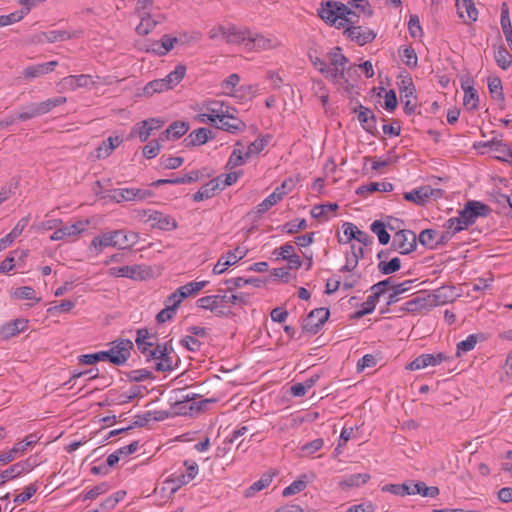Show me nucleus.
Wrapping results in <instances>:
<instances>
[{"label": "nucleus", "mask_w": 512, "mask_h": 512, "mask_svg": "<svg viewBox=\"0 0 512 512\" xmlns=\"http://www.w3.org/2000/svg\"><path fill=\"white\" fill-rule=\"evenodd\" d=\"M215 128L231 134H238L246 130V123L232 113L230 117L220 119V121L215 124Z\"/></svg>", "instance_id": "nucleus-21"}, {"label": "nucleus", "mask_w": 512, "mask_h": 512, "mask_svg": "<svg viewBox=\"0 0 512 512\" xmlns=\"http://www.w3.org/2000/svg\"><path fill=\"white\" fill-rule=\"evenodd\" d=\"M371 231L377 235L379 243L381 245H386L390 241V234L386 230V225L381 220H375L371 226Z\"/></svg>", "instance_id": "nucleus-45"}, {"label": "nucleus", "mask_w": 512, "mask_h": 512, "mask_svg": "<svg viewBox=\"0 0 512 512\" xmlns=\"http://www.w3.org/2000/svg\"><path fill=\"white\" fill-rule=\"evenodd\" d=\"M149 220L152 221L153 228H158L164 231H171L177 228V222L173 217L165 215L159 211H153L149 215Z\"/></svg>", "instance_id": "nucleus-23"}, {"label": "nucleus", "mask_w": 512, "mask_h": 512, "mask_svg": "<svg viewBox=\"0 0 512 512\" xmlns=\"http://www.w3.org/2000/svg\"><path fill=\"white\" fill-rule=\"evenodd\" d=\"M172 139L181 138L189 130V123L185 121H174L168 126Z\"/></svg>", "instance_id": "nucleus-53"}, {"label": "nucleus", "mask_w": 512, "mask_h": 512, "mask_svg": "<svg viewBox=\"0 0 512 512\" xmlns=\"http://www.w3.org/2000/svg\"><path fill=\"white\" fill-rule=\"evenodd\" d=\"M494 58L497 65L503 70H507L512 64V55L504 46L497 48L494 53Z\"/></svg>", "instance_id": "nucleus-44"}, {"label": "nucleus", "mask_w": 512, "mask_h": 512, "mask_svg": "<svg viewBox=\"0 0 512 512\" xmlns=\"http://www.w3.org/2000/svg\"><path fill=\"white\" fill-rule=\"evenodd\" d=\"M213 132L205 127L198 128L192 131L184 140L185 147H194L205 144L208 140L213 139Z\"/></svg>", "instance_id": "nucleus-20"}, {"label": "nucleus", "mask_w": 512, "mask_h": 512, "mask_svg": "<svg viewBox=\"0 0 512 512\" xmlns=\"http://www.w3.org/2000/svg\"><path fill=\"white\" fill-rule=\"evenodd\" d=\"M121 142L122 139L119 136H110L96 149V157L99 159L108 157L112 151L121 144Z\"/></svg>", "instance_id": "nucleus-34"}, {"label": "nucleus", "mask_w": 512, "mask_h": 512, "mask_svg": "<svg viewBox=\"0 0 512 512\" xmlns=\"http://www.w3.org/2000/svg\"><path fill=\"white\" fill-rule=\"evenodd\" d=\"M412 283L413 280H406L400 284L394 285L392 293H390L388 296L387 306H390L398 302L399 295L407 292L411 288Z\"/></svg>", "instance_id": "nucleus-48"}, {"label": "nucleus", "mask_w": 512, "mask_h": 512, "mask_svg": "<svg viewBox=\"0 0 512 512\" xmlns=\"http://www.w3.org/2000/svg\"><path fill=\"white\" fill-rule=\"evenodd\" d=\"M448 359V356L443 353L439 352L436 354H421L418 357H416L412 362H410L407 366V370L416 371L420 369H424L428 366H436L441 364L442 362L446 361Z\"/></svg>", "instance_id": "nucleus-13"}, {"label": "nucleus", "mask_w": 512, "mask_h": 512, "mask_svg": "<svg viewBox=\"0 0 512 512\" xmlns=\"http://www.w3.org/2000/svg\"><path fill=\"white\" fill-rule=\"evenodd\" d=\"M401 98H404V112L411 115L415 110V104L411 103L410 97L414 95L415 87L411 78L403 79L400 85Z\"/></svg>", "instance_id": "nucleus-25"}, {"label": "nucleus", "mask_w": 512, "mask_h": 512, "mask_svg": "<svg viewBox=\"0 0 512 512\" xmlns=\"http://www.w3.org/2000/svg\"><path fill=\"white\" fill-rule=\"evenodd\" d=\"M400 57L408 67H415L417 65L418 58L412 47H405L402 53H400Z\"/></svg>", "instance_id": "nucleus-64"}, {"label": "nucleus", "mask_w": 512, "mask_h": 512, "mask_svg": "<svg viewBox=\"0 0 512 512\" xmlns=\"http://www.w3.org/2000/svg\"><path fill=\"white\" fill-rule=\"evenodd\" d=\"M318 16L327 24H336L339 18L338 2L327 1L325 4H321V7L318 9Z\"/></svg>", "instance_id": "nucleus-28"}, {"label": "nucleus", "mask_w": 512, "mask_h": 512, "mask_svg": "<svg viewBox=\"0 0 512 512\" xmlns=\"http://www.w3.org/2000/svg\"><path fill=\"white\" fill-rule=\"evenodd\" d=\"M109 197L112 201L120 203L123 201H132L131 188H118L110 191Z\"/></svg>", "instance_id": "nucleus-60"}, {"label": "nucleus", "mask_w": 512, "mask_h": 512, "mask_svg": "<svg viewBox=\"0 0 512 512\" xmlns=\"http://www.w3.org/2000/svg\"><path fill=\"white\" fill-rule=\"evenodd\" d=\"M245 154L241 149H234L228 159L226 167L229 169H233L235 167L241 166L245 163Z\"/></svg>", "instance_id": "nucleus-63"}, {"label": "nucleus", "mask_w": 512, "mask_h": 512, "mask_svg": "<svg viewBox=\"0 0 512 512\" xmlns=\"http://www.w3.org/2000/svg\"><path fill=\"white\" fill-rule=\"evenodd\" d=\"M338 15V19L344 20L349 26L357 22L353 17L358 18V15L343 3H338Z\"/></svg>", "instance_id": "nucleus-59"}, {"label": "nucleus", "mask_w": 512, "mask_h": 512, "mask_svg": "<svg viewBox=\"0 0 512 512\" xmlns=\"http://www.w3.org/2000/svg\"><path fill=\"white\" fill-rule=\"evenodd\" d=\"M239 304V305H246L248 303V298L246 295L240 293L235 294L231 296L227 295H210V296H204L199 298L196 301V305L199 308L210 310L211 312L215 313L218 317L227 316V313L221 309H219L220 306H223L225 304Z\"/></svg>", "instance_id": "nucleus-2"}, {"label": "nucleus", "mask_w": 512, "mask_h": 512, "mask_svg": "<svg viewBox=\"0 0 512 512\" xmlns=\"http://www.w3.org/2000/svg\"><path fill=\"white\" fill-rule=\"evenodd\" d=\"M136 334H137V336H136L135 342H136V345H137L139 351L142 354L147 355L149 357L150 351L153 350L150 348L154 346V342L151 341V339L156 340L157 339L156 335L155 334L151 335L146 328L138 329Z\"/></svg>", "instance_id": "nucleus-27"}, {"label": "nucleus", "mask_w": 512, "mask_h": 512, "mask_svg": "<svg viewBox=\"0 0 512 512\" xmlns=\"http://www.w3.org/2000/svg\"><path fill=\"white\" fill-rule=\"evenodd\" d=\"M129 382H142L145 380H153L155 376L148 369H136L124 373Z\"/></svg>", "instance_id": "nucleus-46"}, {"label": "nucleus", "mask_w": 512, "mask_h": 512, "mask_svg": "<svg viewBox=\"0 0 512 512\" xmlns=\"http://www.w3.org/2000/svg\"><path fill=\"white\" fill-rule=\"evenodd\" d=\"M250 49H270L274 47L272 40L264 37L263 35H255L252 36L251 32H249L248 42L246 43Z\"/></svg>", "instance_id": "nucleus-42"}, {"label": "nucleus", "mask_w": 512, "mask_h": 512, "mask_svg": "<svg viewBox=\"0 0 512 512\" xmlns=\"http://www.w3.org/2000/svg\"><path fill=\"white\" fill-rule=\"evenodd\" d=\"M401 268V260L398 257L392 258L390 261H380L378 263V270L383 275H389L397 272Z\"/></svg>", "instance_id": "nucleus-49"}, {"label": "nucleus", "mask_w": 512, "mask_h": 512, "mask_svg": "<svg viewBox=\"0 0 512 512\" xmlns=\"http://www.w3.org/2000/svg\"><path fill=\"white\" fill-rule=\"evenodd\" d=\"M330 316V311L328 308H316L312 310L302 325V329L311 334H316L325 324Z\"/></svg>", "instance_id": "nucleus-8"}, {"label": "nucleus", "mask_w": 512, "mask_h": 512, "mask_svg": "<svg viewBox=\"0 0 512 512\" xmlns=\"http://www.w3.org/2000/svg\"><path fill=\"white\" fill-rule=\"evenodd\" d=\"M62 83L65 87L76 90L77 88L89 87L93 84V81L90 75L81 74L64 77Z\"/></svg>", "instance_id": "nucleus-31"}, {"label": "nucleus", "mask_w": 512, "mask_h": 512, "mask_svg": "<svg viewBox=\"0 0 512 512\" xmlns=\"http://www.w3.org/2000/svg\"><path fill=\"white\" fill-rule=\"evenodd\" d=\"M491 212V208L480 201L469 200L464 208L459 211V217L464 227L468 228L473 225L479 217H487Z\"/></svg>", "instance_id": "nucleus-4"}, {"label": "nucleus", "mask_w": 512, "mask_h": 512, "mask_svg": "<svg viewBox=\"0 0 512 512\" xmlns=\"http://www.w3.org/2000/svg\"><path fill=\"white\" fill-rule=\"evenodd\" d=\"M307 226H308L307 221L305 219H301V220L289 221V222L283 224L280 227V229L284 233L293 235L301 230H305L307 228Z\"/></svg>", "instance_id": "nucleus-52"}, {"label": "nucleus", "mask_w": 512, "mask_h": 512, "mask_svg": "<svg viewBox=\"0 0 512 512\" xmlns=\"http://www.w3.org/2000/svg\"><path fill=\"white\" fill-rule=\"evenodd\" d=\"M270 136L258 137L255 141L249 144L247 152L245 153L246 158L252 155H257L267 146Z\"/></svg>", "instance_id": "nucleus-51"}, {"label": "nucleus", "mask_w": 512, "mask_h": 512, "mask_svg": "<svg viewBox=\"0 0 512 512\" xmlns=\"http://www.w3.org/2000/svg\"><path fill=\"white\" fill-rule=\"evenodd\" d=\"M364 257V250L360 246H356L355 244L351 245V251L346 256V264L341 267V272H351L353 271L359 262V259Z\"/></svg>", "instance_id": "nucleus-30"}, {"label": "nucleus", "mask_w": 512, "mask_h": 512, "mask_svg": "<svg viewBox=\"0 0 512 512\" xmlns=\"http://www.w3.org/2000/svg\"><path fill=\"white\" fill-rule=\"evenodd\" d=\"M158 24V21L154 20L150 14L142 16L140 23L136 27V32L139 35L149 34Z\"/></svg>", "instance_id": "nucleus-50"}, {"label": "nucleus", "mask_w": 512, "mask_h": 512, "mask_svg": "<svg viewBox=\"0 0 512 512\" xmlns=\"http://www.w3.org/2000/svg\"><path fill=\"white\" fill-rule=\"evenodd\" d=\"M462 89L465 92L463 101L466 108L471 111L478 109L479 97L477 90L464 83L462 84Z\"/></svg>", "instance_id": "nucleus-41"}, {"label": "nucleus", "mask_w": 512, "mask_h": 512, "mask_svg": "<svg viewBox=\"0 0 512 512\" xmlns=\"http://www.w3.org/2000/svg\"><path fill=\"white\" fill-rule=\"evenodd\" d=\"M77 32H69L66 30H52L48 32H41L34 36L33 42L43 44V43H54L58 41H66L68 39L76 38Z\"/></svg>", "instance_id": "nucleus-17"}, {"label": "nucleus", "mask_w": 512, "mask_h": 512, "mask_svg": "<svg viewBox=\"0 0 512 512\" xmlns=\"http://www.w3.org/2000/svg\"><path fill=\"white\" fill-rule=\"evenodd\" d=\"M488 88L493 98L497 100H504L502 81L499 77H490L488 79Z\"/></svg>", "instance_id": "nucleus-54"}, {"label": "nucleus", "mask_w": 512, "mask_h": 512, "mask_svg": "<svg viewBox=\"0 0 512 512\" xmlns=\"http://www.w3.org/2000/svg\"><path fill=\"white\" fill-rule=\"evenodd\" d=\"M138 233L124 229L114 230L94 237L90 244V249H95L97 253L102 252L107 247H119L120 249H130L138 242Z\"/></svg>", "instance_id": "nucleus-1"}, {"label": "nucleus", "mask_w": 512, "mask_h": 512, "mask_svg": "<svg viewBox=\"0 0 512 512\" xmlns=\"http://www.w3.org/2000/svg\"><path fill=\"white\" fill-rule=\"evenodd\" d=\"M28 12L22 7L21 10L12 12L8 15L0 16V26H7L21 21Z\"/></svg>", "instance_id": "nucleus-55"}, {"label": "nucleus", "mask_w": 512, "mask_h": 512, "mask_svg": "<svg viewBox=\"0 0 512 512\" xmlns=\"http://www.w3.org/2000/svg\"><path fill=\"white\" fill-rule=\"evenodd\" d=\"M164 123L161 118H150L141 121L133 127L131 135H137L141 142H146L154 131L162 128Z\"/></svg>", "instance_id": "nucleus-11"}, {"label": "nucleus", "mask_w": 512, "mask_h": 512, "mask_svg": "<svg viewBox=\"0 0 512 512\" xmlns=\"http://www.w3.org/2000/svg\"><path fill=\"white\" fill-rule=\"evenodd\" d=\"M108 275L112 277H126L130 279L143 280L147 277V271L140 265L111 267L108 270Z\"/></svg>", "instance_id": "nucleus-15"}, {"label": "nucleus", "mask_w": 512, "mask_h": 512, "mask_svg": "<svg viewBox=\"0 0 512 512\" xmlns=\"http://www.w3.org/2000/svg\"><path fill=\"white\" fill-rule=\"evenodd\" d=\"M417 247L416 234L407 229L397 231L393 237L392 248L400 254L407 255L415 251Z\"/></svg>", "instance_id": "nucleus-7"}, {"label": "nucleus", "mask_w": 512, "mask_h": 512, "mask_svg": "<svg viewBox=\"0 0 512 512\" xmlns=\"http://www.w3.org/2000/svg\"><path fill=\"white\" fill-rule=\"evenodd\" d=\"M307 484H308L307 475L306 474L301 475L299 477V479L292 482L289 486H287L283 490L282 495L284 497H289V496L295 495L297 493H300L307 487Z\"/></svg>", "instance_id": "nucleus-43"}, {"label": "nucleus", "mask_w": 512, "mask_h": 512, "mask_svg": "<svg viewBox=\"0 0 512 512\" xmlns=\"http://www.w3.org/2000/svg\"><path fill=\"white\" fill-rule=\"evenodd\" d=\"M429 187H421L404 193V199L417 205H423L431 195Z\"/></svg>", "instance_id": "nucleus-35"}, {"label": "nucleus", "mask_w": 512, "mask_h": 512, "mask_svg": "<svg viewBox=\"0 0 512 512\" xmlns=\"http://www.w3.org/2000/svg\"><path fill=\"white\" fill-rule=\"evenodd\" d=\"M276 474L274 472H270V471H267L265 472L261 478L259 480H257L256 482H254L250 487H248L245 492H244V496L246 498H250V497H253L257 492L263 490L264 488L268 487L272 480H273V477L275 476Z\"/></svg>", "instance_id": "nucleus-32"}, {"label": "nucleus", "mask_w": 512, "mask_h": 512, "mask_svg": "<svg viewBox=\"0 0 512 512\" xmlns=\"http://www.w3.org/2000/svg\"><path fill=\"white\" fill-rule=\"evenodd\" d=\"M186 67L179 64L165 78L150 81L143 88V95L152 96L175 87L185 76Z\"/></svg>", "instance_id": "nucleus-3"}, {"label": "nucleus", "mask_w": 512, "mask_h": 512, "mask_svg": "<svg viewBox=\"0 0 512 512\" xmlns=\"http://www.w3.org/2000/svg\"><path fill=\"white\" fill-rule=\"evenodd\" d=\"M206 109L208 112L212 113V116L216 118L217 122L220 121V119L230 117L232 113L234 114V112H236L234 107L216 100L210 101Z\"/></svg>", "instance_id": "nucleus-26"}, {"label": "nucleus", "mask_w": 512, "mask_h": 512, "mask_svg": "<svg viewBox=\"0 0 512 512\" xmlns=\"http://www.w3.org/2000/svg\"><path fill=\"white\" fill-rule=\"evenodd\" d=\"M28 326V321L23 318L15 319L4 324L0 328V336L3 339H9L24 331Z\"/></svg>", "instance_id": "nucleus-24"}, {"label": "nucleus", "mask_w": 512, "mask_h": 512, "mask_svg": "<svg viewBox=\"0 0 512 512\" xmlns=\"http://www.w3.org/2000/svg\"><path fill=\"white\" fill-rule=\"evenodd\" d=\"M248 30H240L235 25L227 26V34L225 42L228 44H240L244 41H248L249 36Z\"/></svg>", "instance_id": "nucleus-36"}, {"label": "nucleus", "mask_w": 512, "mask_h": 512, "mask_svg": "<svg viewBox=\"0 0 512 512\" xmlns=\"http://www.w3.org/2000/svg\"><path fill=\"white\" fill-rule=\"evenodd\" d=\"M110 489V486L107 482H102L96 486H94L93 488H91L90 490H88L83 496H82V500L83 501H86V500H94L96 499L98 496L106 493L108 490Z\"/></svg>", "instance_id": "nucleus-58"}, {"label": "nucleus", "mask_w": 512, "mask_h": 512, "mask_svg": "<svg viewBox=\"0 0 512 512\" xmlns=\"http://www.w3.org/2000/svg\"><path fill=\"white\" fill-rule=\"evenodd\" d=\"M460 222H461V219L459 216L452 217V218L448 219L446 221V223L444 224V227L446 228V230L440 233L439 238L436 241V246L446 245L456 233H458L464 229H467Z\"/></svg>", "instance_id": "nucleus-18"}, {"label": "nucleus", "mask_w": 512, "mask_h": 512, "mask_svg": "<svg viewBox=\"0 0 512 512\" xmlns=\"http://www.w3.org/2000/svg\"><path fill=\"white\" fill-rule=\"evenodd\" d=\"M38 440L39 438L36 434H30L23 441H20L13 446V452L23 453L29 447H32L34 444H36Z\"/></svg>", "instance_id": "nucleus-62"}, {"label": "nucleus", "mask_w": 512, "mask_h": 512, "mask_svg": "<svg viewBox=\"0 0 512 512\" xmlns=\"http://www.w3.org/2000/svg\"><path fill=\"white\" fill-rule=\"evenodd\" d=\"M338 205L336 203H328L322 205H316L311 210V216L315 219H320L325 216L328 212L336 211Z\"/></svg>", "instance_id": "nucleus-61"}, {"label": "nucleus", "mask_w": 512, "mask_h": 512, "mask_svg": "<svg viewBox=\"0 0 512 512\" xmlns=\"http://www.w3.org/2000/svg\"><path fill=\"white\" fill-rule=\"evenodd\" d=\"M160 348L161 344H157L156 347L150 351L148 360H159V362H157L155 365L156 371L170 372L176 367L177 362L173 361V357L170 355V352H161Z\"/></svg>", "instance_id": "nucleus-14"}, {"label": "nucleus", "mask_w": 512, "mask_h": 512, "mask_svg": "<svg viewBox=\"0 0 512 512\" xmlns=\"http://www.w3.org/2000/svg\"><path fill=\"white\" fill-rule=\"evenodd\" d=\"M344 34L361 46L367 43H371L376 38V33L372 29H363L361 26L354 25L348 26L345 29Z\"/></svg>", "instance_id": "nucleus-16"}, {"label": "nucleus", "mask_w": 512, "mask_h": 512, "mask_svg": "<svg viewBox=\"0 0 512 512\" xmlns=\"http://www.w3.org/2000/svg\"><path fill=\"white\" fill-rule=\"evenodd\" d=\"M331 66H328L327 79L337 83L344 80L348 83V79L345 77V66L349 62L348 58L341 53L340 47L333 48L328 53Z\"/></svg>", "instance_id": "nucleus-5"}, {"label": "nucleus", "mask_w": 512, "mask_h": 512, "mask_svg": "<svg viewBox=\"0 0 512 512\" xmlns=\"http://www.w3.org/2000/svg\"><path fill=\"white\" fill-rule=\"evenodd\" d=\"M195 397V394H185L178 397L172 406L174 413L179 415H186L188 411L192 412L195 410L196 412H200L206 403L212 401L210 399H205L200 402H195Z\"/></svg>", "instance_id": "nucleus-9"}, {"label": "nucleus", "mask_w": 512, "mask_h": 512, "mask_svg": "<svg viewBox=\"0 0 512 512\" xmlns=\"http://www.w3.org/2000/svg\"><path fill=\"white\" fill-rule=\"evenodd\" d=\"M133 348V343L129 339H119L112 343V347L109 351H112L111 363L117 366L126 363L130 357V352Z\"/></svg>", "instance_id": "nucleus-10"}, {"label": "nucleus", "mask_w": 512, "mask_h": 512, "mask_svg": "<svg viewBox=\"0 0 512 512\" xmlns=\"http://www.w3.org/2000/svg\"><path fill=\"white\" fill-rule=\"evenodd\" d=\"M295 183L292 178L285 179L280 186L266 197L260 204L257 205V212L263 214L268 211L272 206L280 202L283 197L294 188Z\"/></svg>", "instance_id": "nucleus-6"}, {"label": "nucleus", "mask_w": 512, "mask_h": 512, "mask_svg": "<svg viewBox=\"0 0 512 512\" xmlns=\"http://www.w3.org/2000/svg\"><path fill=\"white\" fill-rule=\"evenodd\" d=\"M405 495H421L423 497L435 498L439 495V488L436 486H427L422 481H409L405 483Z\"/></svg>", "instance_id": "nucleus-19"}, {"label": "nucleus", "mask_w": 512, "mask_h": 512, "mask_svg": "<svg viewBox=\"0 0 512 512\" xmlns=\"http://www.w3.org/2000/svg\"><path fill=\"white\" fill-rule=\"evenodd\" d=\"M208 281H199V282H189L183 286H180L175 291L183 301V299L187 298L190 295H194L201 291L206 285Z\"/></svg>", "instance_id": "nucleus-38"}, {"label": "nucleus", "mask_w": 512, "mask_h": 512, "mask_svg": "<svg viewBox=\"0 0 512 512\" xmlns=\"http://www.w3.org/2000/svg\"><path fill=\"white\" fill-rule=\"evenodd\" d=\"M392 190L393 184L390 182H370L366 185L360 186L356 193L362 196L376 191L391 192Z\"/></svg>", "instance_id": "nucleus-37"}, {"label": "nucleus", "mask_w": 512, "mask_h": 512, "mask_svg": "<svg viewBox=\"0 0 512 512\" xmlns=\"http://www.w3.org/2000/svg\"><path fill=\"white\" fill-rule=\"evenodd\" d=\"M160 46L162 48L161 51H159V56L166 55L169 51H171L176 44L180 42V39L177 37H172L169 34H164L160 39Z\"/></svg>", "instance_id": "nucleus-57"}, {"label": "nucleus", "mask_w": 512, "mask_h": 512, "mask_svg": "<svg viewBox=\"0 0 512 512\" xmlns=\"http://www.w3.org/2000/svg\"><path fill=\"white\" fill-rule=\"evenodd\" d=\"M66 97L59 96L52 99H47L46 101L35 103L40 115L46 114L50 112L53 108L60 106L66 103Z\"/></svg>", "instance_id": "nucleus-47"}, {"label": "nucleus", "mask_w": 512, "mask_h": 512, "mask_svg": "<svg viewBox=\"0 0 512 512\" xmlns=\"http://www.w3.org/2000/svg\"><path fill=\"white\" fill-rule=\"evenodd\" d=\"M221 191L219 186V179L213 178L208 183L203 185L194 195L193 201L200 202L213 197L217 192Z\"/></svg>", "instance_id": "nucleus-29"}, {"label": "nucleus", "mask_w": 512, "mask_h": 512, "mask_svg": "<svg viewBox=\"0 0 512 512\" xmlns=\"http://www.w3.org/2000/svg\"><path fill=\"white\" fill-rule=\"evenodd\" d=\"M246 256V250L236 247L234 250H230L223 254L213 267V273L219 275L224 273L228 267L236 264L238 261Z\"/></svg>", "instance_id": "nucleus-12"}, {"label": "nucleus", "mask_w": 512, "mask_h": 512, "mask_svg": "<svg viewBox=\"0 0 512 512\" xmlns=\"http://www.w3.org/2000/svg\"><path fill=\"white\" fill-rule=\"evenodd\" d=\"M484 146H488L492 150L497 152L499 155H497L496 158L501 161L509 162L510 159H512V150L507 144L503 143L500 140H491L485 142Z\"/></svg>", "instance_id": "nucleus-33"}, {"label": "nucleus", "mask_w": 512, "mask_h": 512, "mask_svg": "<svg viewBox=\"0 0 512 512\" xmlns=\"http://www.w3.org/2000/svg\"><path fill=\"white\" fill-rule=\"evenodd\" d=\"M57 65V61H50L28 66L23 70L22 75L25 79H35L52 72Z\"/></svg>", "instance_id": "nucleus-22"}, {"label": "nucleus", "mask_w": 512, "mask_h": 512, "mask_svg": "<svg viewBox=\"0 0 512 512\" xmlns=\"http://www.w3.org/2000/svg\"><path fill=\"white\" fill-rule=\"evenodd\" d=\"M479 335L471 334L465 340L457 344V356L473 350L478 342Z\"/></svg>", "instance_id": "nucleus-56"}, {"label": "nucleus", "mask_w": 512, "mask_h": 512, "mask_svg": "<svg viewBox=\"0 0 512 512\" xmlns=\"http://www.w3.org/2000/svg\"><path fill=\"white\" fill-rule=\"evenodd\" d=\"M441 232L434 229H425L420 232L418 240L421 245L429 249H437L440 246H436V241L439 238Z\"/></svg>", "instance_id": "nucleus-39"}, {"label": "nucleus", "mask_w": 512, "mask_h": 512, "mask_svg": "<svg viewBox=\"0 0 512 512\" xmlns=\"http://www.w3.org/2000/svg\"><path fill=\"white\" fill-rule=\"evenodd\" d=\"M370 480V475L367 473H357L346 476L341 482L342 488L359 487Z\"/></svg>", "instance_id": "nucleus-40"}]
</instances>
